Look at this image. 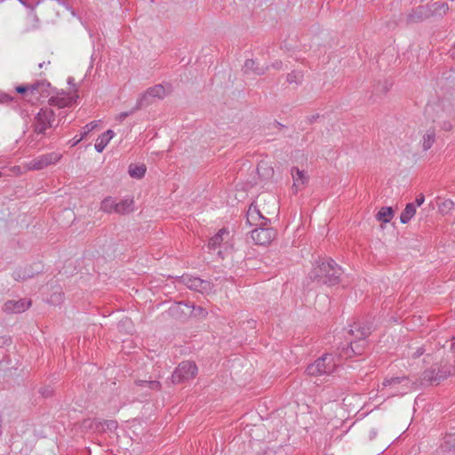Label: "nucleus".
Returning a JSON list of instances; mask_svg holds the SVG:
<instances>
[{
	"label": "nucleus",
	"instance_id": "39448f33",
	"mask_svg": "<svg viewBox=\"0 0 455 455\" xmlns=\"http://www.w3.org/2000/svg\"><path fill=\"white\" fill-rule=\"evenodd\" d=\"M337 364L331 354H324L307 367L306 372L310 376L331 374Z\"/></svg>",
	"mask_w": 455,
	"mask_h": 455
},
{
	"label": "nucleus",
	"instance_id": "dca6fc26",
	"mask_svg": "<svg viewBox=\"0 0 455 455\" xmlns=\"http://www.w3.org/2000/svg\"><path fill=\"white\" fill-rule=\"evenodd\" d=\"M182 307H186L189 311V315L193 317L205 318L208 315L207 310L201 306H195L187 302H180L178 304V308L184 312Z\"/></svg>",
	"mask_w": 455,
	"mask_h": 455
},
{
	"label": "nucleus",
	"instance_id": "0eeeda50",
	"mask_svg": "<svg viewBox=\"0 0 455 455\" xmlns=\"http://www.w3.org/2000/svg\"><path fill=\"white\" fill-rule=\"evenodd\" d=\"M382 386L388 389V395L391 396L403 395L411 390L410 380L405 376L386 379Z\"/></svg>",
	"mask_w": 455,
	"mask_h": 455
},
{
	"label": "nucleus",
	"instance_id": "6ab92c4d",
	"mask_svg": "<svg viewBox=\"0 0 455 455\" xmlns=\"http://www.w3.org/2000/svg\"><path fill=\"white\" fill-rule=\"evenodd\" d=\"M147 96H151L154 100L163 99L165 96V89L162 84H156L142 93V100H145Z\"/></svg>",
	"mask_w": 455,
	"mask_h": 455
},
{
	"label": "nucleus",
	"instance_id": "c756f323",
	"mask_svg": "<svg viewBox=\"0 0 455 455\" xmlns=\"http://www.w3.org/2000/svg\"><path fill=\"white\" fill-rule=\"evenodd\" d=\"M146 172V167L144 165H130L129 174L132 178L141 179Z\"/></svg>",
	"mask_w": 455,
	"mask_h": 455
},
{
	"label": "nucleus",
	"instance_id": "a878e982",
	"mask_svg": "<svg viewBox=\"0 0 455 455\" xmlns=\"http://www.w3.org/2000/svg\"><path fill=\"white\" fill-rule=\"evenodd\" d=\"M416 213V205L413 203L406 204L404 210L400 215V221L403 224H407Z\"/></svg>",
	"mask_w": 455,
	"mask_h": 455
},
{
	"label": "nucleus",
	"instance_id": "2f4dec72",
	"mask_svg": "<svg viewBox=\"0 0 455 455\" xmlns=\"http://www.w3.org/2000/svg\"><path fill=\"white\" fill-rule=\"evenodd\" d=\"M343 352L346 358L351 357L353 355H360L362 353L356 342H351L349 346L343 348Z\"/></svg>",
	"mask_w": 455,
	"mask_h": 455
},
{
	"label": "nucleus",
	"instance_id": "bb28decb",
	"mask_svg": "<svg viewBox=\"0 0 455 455\" xmlns=\"http://www.w3.org/2000/svg\"><path fill=\"white\" fill-rule=\"evenodd\" d=\"M225 235H228V229L225 228L220 229L219 232L210 239L208 247L210 249H216L217 247H219L221 244V243L223 242V240H224L223 236Z\"/></svg>",
	"mask_w": 455,
	"mask_h": 455
},
{
	"label": "nucleus",
	"instance_id": "f8f14e48",
	"mask_svg": "<svg viewBox=\"0 0 455 455\" xmlns=\"http://www.w3.org/2000/svg\"><path fill=\"white\" fill-rule=\"evenodd\" d=\"M246 221L250 226L259 227L267 226L269 220L261 214L256 204H251L246 214Z\"/></svg>",
	"mask_w": 455,
	"mask_h": 455
},
{
	"label": "nucleus",
	"instance_id": "a18cd8bd",
	"mask_svg": "<svg viewBox=\"0 0 455 455\" xmlns=\"http://www.w3.org/2000/svg\"><path fill=\"white\" fill-rule=\"evenodd\" d=\"M424 201H425V196H424V195L420 194L416 198L414 204L417 206H420L424 203Z\"/></svg>",
	"mask_w": 455,
	"mask_h": 455
},
{
	"label": "nucleus",
	"instance_id": "72a5a7b5",
	"mask_svg": "<svg viewBox=\"0 0 455 455\" xmlns=\"http://www.w3.org/2000/svg\"><path fill=\"white\" fill-rule=\"evenodd\" d=\"M154 98L151 96H147L145 100H142V94L139 97L137 103L134 107V110H140L145 107H148L153 102Z\"/></svg>",
	"mask_w": 455,
	"mask_h": 455
},
{
	"label": "nucleus",
	"instance_id": "b1692460",
	"mask_svg": "<svg viewBox=\"0 0 455 455\" xmlns=\"http://www.w3.org/2000/svg\"><path fill=\"white\" fill-rule=\"evenodd\" d=\"M440 448L443 452L455 451V433L445 435Z\"/></svg>",
	"mask_w": 455,
	"mask_h": 455
},
{
	"label": "nucleus",
	"instance_id": "37998d69",
	"mask_svg": "<svg viewBox=\"0 0 455 455\" xmlns=\"http://www.w3.org/2000/svg\"><path fill=\"white\" fill-rule=\"evenodd\" d=\"M82 140H84V135L75 136L69 143L71 144V147L76 146Z\"/></svg>",
	"mask_w": 455,
	"mask_h": 455
},
{
	"label": "nucleus",
	"instance_id": "423d86ee",
	"mask_svg": "<svg viewBox=\"0 0 455 455\" xmlns=\"http://www.w3.org/2000/svg\"><path fill=\"white\" fill-rule=\"evenodd\" d=\"M197 366L192 361H183L175 368L171 376L172 384L187 382L197 374Z\"/></svg>",
	"mask_w": 455,
	"mask_h": 455
},
{
	"label": "nucleus",
	"instance_id": "4be33fe9",
	"mask_svg": "<svg viewBox=\"0 0 455 455\" xmlns=\"http://www.w3.org/2000/svg\"><path fill=\"white\" fill-rule=\"evenodd\" d=\"M48 103L50 105V108L52 106L57 107L58 108H63L66 107H70L73 103V99L71 97H61V96H55L51 97L48 100Z\"/></svg>",
	"mask_w": 455,
	"mask_h": 455
},
{
	"label": "nucleus",
	"instance_id": "a19ab883",
	"mask_svg": "<svg viewBox=\"0 0 455 455\" xmlns=\"http://www.w3.org/2000/svg\"><path fill=\"white\" fill-rule=\"evenodd\" d=\"M136 111H137V110H134V108H132V110H130V111H127V112H122V113H120V114L118 115L117 119H118L119 121H121V122H122V121H124L126 117H128L129 116H131V115L134 114Z\"/></svg>",
	"mask_w": 455,
	"mask_h": 455
},
{
	"label": "nucleus",
	"instance_id": "393cba45",
	"mask_svg": "<svg viewBox=\"0 0 455 455\" xmlns=\"http://www.w3.org/2000/svg\"><path fill=\"white\" fill-rule=\"evenodd\" d=\"M116 204L117 201L116 199L108 196L104 198L100 204V211L106 212V213H116Z\"/></svg>",
	"mask_w": 455,
	"mask_h": 455
},
{
	"label": "nucleus",
	"instance_id": "4d7b16f0",
	"mask_svg": "<svg viewBox=\"0 0 455 455\" xmlns=\"http://www.w3.org/2000/svg\"><path fill=\"white\" fill-rule=\"evenodd\" d=\"M2 176V172H0V177Z\"/></svg>",
	"mask_w": 455,
	"mask_h": 455
},
{
	"label": "nucleus",
	"instance_id": "1a4fd4ad",
	"mask_svg": "<svg viewBox=\"0 0 455 455\" xmlns=\"http://www.w3.org/2000/svg\"><path fill=\"white\" fill-rule=\"evenodd\" d=\"M182 282L188 289L201 293H209L213 288V284L210 281L193 275H183Z\"/></svg>",
	"mask_w": 455,
	"mask_h": 455
},
{
	"label": "nucleus",
	"instance_id": "5fc2aeb1",
	"mask_svg": "<svg viewBox=\"0 0 455 455\" xmlns=\"http://www.w3.org/2000/svg\"><path fill=\"white\" fill-rule=\"evenodd\" d=\"M276 124L280 127H283V125L280 123H276Z\"/></svg>",
	"mask_w": 455,
	"mask_h": 455
},
{
	"label": "nucleus",
	"instance_id": "f257e3e1",
	"mask_svg": "<svg viewBox=\"0 0 455 455\" xmlns=\"http://www.w3.org/2000/svg\"><path fill=\"white\" fill-rule=\"evenodd\" d=\"M343 270L332 259L317 263L310 273L308 278L317 285H336L340 282Z\"/></svg>",
	"mask_w": 455,
	"mask_h": 455
},
{
	"label": "nucleus",
	"instance_id": "4c0bfd02",
	"mask_svg": "<svg viewBox=\"0 0 455 455\" xmlns=\"http://www.w3.org/2000/svg\"><path fill=\"white\" fill-rule=\"evenodd\" d=\"M39 393L43 397H50L52 395L53 390L51 387H44L39 389Z\"/></svg>",
	"mask_w": 455,
	"mask_h": 455
},
{
	"label": "nucleus",
	"instance_id": "cd10ccee",
	"mask_svg": "<svg viewBox=\"0 0 455 455\" xmlns=\"http://www.w3.org/2000/svg\"><path fill=\"white\" fill-rule=\"evenodd\" d=\"M435 141V132L434 130H428L423 136L422 148L424 151L428 150Z\"/></svg>",
	"mask_w": 455,
	"mask_h": 455
},
{
	"label": "nucleus",
	"instance_id": "79ce46f5",
	"mask_svg": "<svg viewBox=\"0 0 455 455\" xmlns=\"http://www.w3.org/2000/svg\"><path fill=\"white\" fill-rule=\"evenodd\" d=\"M29 19L31 20V22L33 23V24H32V28H33V29H36V28H38V27H39V26H38V22H39V20H38L37 16H36V14H31V15L29 16Z\"/></svg>",
	"mask_w": 455,
	"mask_h": 455
},
{
	"label": "nucleus",
	"instance_id": "f3484780",
	"mask_svg": "<svg viewBox=\"0 0 455 455\" xmlns=\"http://www.w3.org/2000/svg\"><path fill=\"white\" fill-rule=\"evenodd\" d=\"M243 69L245 74L253 73L257 76H262L267 71L268 66L259 67L254 60L248 59L245 60Z\"/></svg>",
	"mask_w": 455,
	"mask_h": 455
},
{
	"label": "nucleus",
	"instance_id": "5701e85b",
	"mask_svg": "<svg viewBox=\"0 0 455 455\" xmlns=\"http://www.w3.org/2000/svg\"><path fill=\"white\" fill-rule=\"evenodd\" d=\"M35 275V272L30 267H20L13 271L12 277L15 281L21 282L27 279L32 278Z\"/></svg>",
	"mask_w": 455,
	"mask_h": 455
},
{
	"label": "nucleus",
	"instance_id": "a211bd4d",
	"mask_svg": "<svg viewBox=\"0 0 455 455\" xmlns=\"http://www.w3.org/2000/svg\"><path fill=\"white\" fill-rule=\"evenodd\" d=\"M114 135L115 132L110 129L100 135L94 145L96 151L98 153H101L109 143L110 140L114 137Z\"/></svg>",
	"mask_w": 455,
	"mask_h": 455
},
{
	"label": "nucleus",
	"instance_id": "9b49d317",
	"mask_svg": "<svg viewBox=\"0 0 455 455\" xmlns=\"http://www.w3.org/2000/svg\"><path fill=\"white\" fill-rule=\"evenodd\" d=\"M31 300L20 299L18 300H7L3 306V311L7 314H19L26 311L31 306Z\"/></svg>",
	"mask_w": 455,
	"mask_h": 455
},
{
	"label": "nucleus",
	"instance_id": "20e7f679",
	"mask_svg": "<svg viewBox=\"0 0 455 455\" xmlns=\"http://www.w3.org/2000/svg\"><path fill=\"white\" fill-rule=\"evenodd\" d=\"M55 113L50 107H44L36 115L32 127L34 135H45L46 131L50 128L56 127Z\"/></svg>",
	"mask_w": 455,
	"mask_h": 455
},
{
	"label": "nucleus",
	"instance_id": "ea45409f",
	"mask_svg": "<svg viewBox=\"0 0 455 455\" xmlns=\"http://www.w3.org/2000/svg\"><path fill=\"white\" fill-rule=\"evenodd\" d=\"M427 351L425 346L417 347L416 350L411 354V357L418 358L421 356Z\"/></svg>",
	"mask_w": 455,
	"mask_h": 455
},
{
	"label": "nucleus",
	"instance_id": "603ef678",
	"mask_svg": "<svg viewBox=\"0 0 455 455\" xmlns=\"http://www.w3.org/2000/svg\"><path fill=\"white\" fill-rule=\"evenodd\" d=\"M73 81H74V78H73V77H69V78L68 79V83L69 84H73Z\"/></svg>",
	"mask_w": 455,
	"mask_h": 455
},
{
	"label": "nucleus",
	"instance_id": "412c9836",
	"mask_svg": "<svg viewBox=\"0 0 455 455\" xmlns=\"http://www.w3.org/2000/svg\"><path fill=\"white\" fill-rule=\"evenodd\" d=\"M304 80V72L299 69H294L286 75V82L289 84H294L296 87L302 84Z\"/></svg>",
	"mask_w": 455,
	"mask_h": 455
},
{
	"label": "nucleus",
	"instance_id": "49530a36",
	"mask_svg": "<svg viewBox=\"0 0 455 455\" xmlns=\"http://www.w3.org/2000/svg\"><path fill=\"white\" fill-rule=\"evenodd\" d=\"M447 55L449 56V58L455 60V41L451 48L448 51Z\"/></svg>",
	"mask_w": 455,
	"mask_h": 455
},
{
	"label": "nucleus",
	"instance_id": "864d4df0",
	"mask_svg": "<svg viewBox=\"0 0 455 455\" xmlns=\"http://www.w3.org/2000/svg\"><path fill=\"white\" fill-rule=\"evenodd\" d=\"M44 65H45V62L44 61V62L39 64V68H42Z\"/></svg>",
	"mask_w": 455,
	"mask_h": 455
},
{
	"label": "nucleus",
	"instance_id": "8fccbe9b",
	"mask_svg": "<svg viewBox=\"0 0 455 455\" xmlns=\"http://www.w3.org/2000/svg\"><path fill=\"white\" fill-rule=\"evenodd\" d=\"M443 128L446 131H449L451 129V124L450 123H444Z\"/></svg>",
	"mask_w": 455,
	"mask_h": 455
},
{
	"label": "nucleus",
	"instance_id": "58836bf2",
	"mask_svg": "<svg viewBox=\"0 0 455 455\" xmlns=\"http://www.w3.org/2000/svg\"><path fill=\"white\" fill-rule=\"evenodd\" d=\"M16 92L20 94H25L26 92H30V84H21L15 88Z\"/></svg>",
	"mask_w": 455,
	"mask_h": 455
},
{
	"label": "nucleus",
	"instance_id": "f704fd0d",
	"mask_svg": "<svg viewBox=\"0 0 455 455\" xmlns=\"http://www.w3.org/2000/svg\"><path fill=\"white\" fill-rule=\"evenodd\" d=\"M97 127L96 122H91L87 124L84 128L81 135H84V139L87 136L88 133H90L92 131H93Z\"/></svg>",
	"mask_w": 455,
	"mask_h": 455
},
{
	"label": "nucleus",
	"instance_id": "6e6d98bb",
	"mask_svg": "<svg viewBox=\"0 0 455 455\" xmlns=\"http://www.w3.org/2000/svg\"><path fill=\"white\" fill-rule=\"evenodd\" d=\"M4 0H0V3L4 2Z\"/></svg>",
	"mask_w": 455,
	"mask_h": 455
},
{
	"label": "nucleus",
	"instance_id": "7ed1b4c3",
	"mask_svg": "<svg viewBox=\"0 0 455 455\" xmlns=\"http://www.w3.org/2000/svg\"><path fill=\"white\" fill-rule=\"evenodd\" d=\"M455 374V367L448 362L434 363L422 373V380L438 385L441 381Z\"/></svg>",
	"mask_w": 455,
	"mask_h": 455
},
{
	"label": "nucleus",
	"instance_id": "f03ea898",
	"mask_svg": "<svg viewBox=\"0 0 455 455\" xmlns=\"http://www.w3.org/2000/svg\"><path fill=\"white\" fill-rule=\"evenodd\" d=\"M449 10V6L444 2H434L426 5H419L411 8L405 15L407 24L422 22L431 17H443Z\"/></svg>",
	"mask_w": 455,
	"mask_h": 455
},
{
	"label": "nucleus",
	"instance_id": "3c124183",
	"mask_svg": "<svg viewBox=\"0 0 455 455\" xmlns=\"http://www.w3.org/2000/svg\"><path fill=\"white\" fill-rule=\"evenodd\" d=\"M24 6L29 7V4L25 0H19Z\"/></svg>",
	"mask_w": 455,
	"mask_h": 455
},
{
	"label": "nucleus",
	"instance_id": "6e6552de",
	"mask_svg": "<svg viewBox=\"0 0 455 455\" xmlns=\"http://www.w3.org/2000/svg\"><path fill=\"white\" fill-rule=\"evenodd\" d=\"M62 157V155L58 152H51L36 157L28 162L25 166L28 170L38 171L42 170L51 164H57Z\"/></svg>",
	"mask_w": 455,
	"mask_h": 455
},
{
	"label": "nucleus",
	"instance_id": "2eb2a0df",
	"mask_svg": "<svg viewBox=\"0 0 455 455\" xmlns=\"http://www.w3.org/2000/svg\"><path fill=\"white\" fill-rule=\"evenodd\" d=\"M291 174L293 180V188H296V191L301 187H304L308 181V175L307 172L299 170L298 167H292L291 169Z\"/></svg>",
	"mask_w": 455,
	"mask_h": 455
},
{
	"label": "nucleus",
	"instance_id": "aec40b11",
	"mask_svg": "<svg viewBox=\"0 0 455 455\" xmlns=\"http://www.w3.org/2000/svg\"><path fill=\"white\" fill-rule=\"evenodd\" d=\"M134 201L132 198H124L117 202L116 214L125 215L133 212Z\"/></svg>",
	"mask_w": 455,
	"mask_h": 455
},
{
	"label": "nucleus",
	"instance_id": "7c9ffc66",
	"mask_svg": "<svg viewBox=\"0 0 455 455\" xmlns=\"http://www.w3.org/2000/svg\"><path fill=\"white\" fill-rule=\"evenodd\" d=\"M63 299L64 293L60 287H57L48 299V302L52 305H59L63 301Z\"/></svg>",
	"mask_w": 455,
	"mask_h": 455
},
{
	"label": "nucleus",
	"instance_id": "473e14b6",
	"mask_svg": "<svg viewBox=\"0 0 455 455\" xmlns=\"http://www.w3.org/2000/svg\"><path fill=\"white\" fill-rule=\"evenodd\" d=\"M136 384L140 387H148L151 390L158 391L161 389L162 385L157 380H138L136 381Z\"/></svg>",
	"mask_w": 455,
	"mask_h": 455
},
{
	"label": "nucleus",
	"instance_id": "c03bdc74",
	"mask_svg": "<svg viewBox=\"0 0 455 455\" xmlns=\"http://www.w3.org/2000/svg\"><path fill=\"white\" fill-rule=\"evenodd\" d=\"M271 67L275 69H277V70H280L283 68V62L281 60H275L272 64H271Z\"/></svg>",
	"mask_w": 455,
	"mask_h": 455
},
{
	"label": "nucleus",
	"instance_id": "e433bc0d",
	"mask_svg": "<svg viewBox=\"0 0 455 455\" xmlns=\"http://www.w3.org/2000/svg\"><path fill=\"white\" fill-rule=\"evenodd\" d=\"M13 100L14 98L10 94L4 92H0V104H6L12 101Z\"/></svg>",
	"mask_w": 455,
	"mask_h": 455
},
{
	"label": "nucleus",
	"instance_id": "c9c22d12",
	"mask_svg": "<svg viewBox=\"0 0 455 455\" xmlns=\"http://www.w3.org/2000/svg\"><path fill=\"white\" fill-rule=\"evenodd\" d=\"M117 422L116 420H106L103 423V430L114 431L117 428Z\"/></svg>",
	"mask_w": 455,
	"mask_h": 455
},
{
	"label": "nucleus",
	"instance_id": "c85d7f7f",
	"mask_svg": "<svg viewBox=\"0 0 455 455\" xmlns=\"http://www.w3.org/2000/svg\"><path fill=\"white\" fill-rule=\"evenodd\" d=\"M394 216V211L391 207H382L378 214V220H381L385 223L389 222Z\"/></svg>",
	"mask_w": 455,
	"mask_h": 455
},
{
	"label": "nucleus",
	"instance_id": "4468645a",
	"mask_svg": "<svg viewBox=\"0 0 455 455\" xmlns=\"http://www.w3.org/2000/svg\"><path fill=\"white\" fill-rule=\"evenodd\" d=\"M372 326L371 323H355L349 332L355 336L356 339L363 340L371 332Z\"/></svg>",
	"mask_w": 455,
	"mask_h": 455
},
{
	"label": "nucleus",
	"instance_id": "09e8293b",
	"mask_svg": "<svg viewBox=\"0 0 455 455\" xmlns=\"http://www.w3.org/2000/svg\"><path fill=\"white\" fill-rule=\"evenodd\" d=\"M377 435V431L375 429H371L370 432H369V438L370 440H373Z\"/></svg>",
	"mask_w": 455,
	"mask_h": 455
},
{
	"label": "nucleus",
	"instance_id": "ddd939ff",
	"mask_svg": "<svg viewBox=\"0 0 455 455\" xmlns=\"http://www.w3.org/2000/svg\"><path fill=\"white\" fill-rule=\"evenodd\" d=\"M52 91L51 84L47 80H39L30 84V93L39 98H47Z\"/></svg>",
	"mask_w": 455,
	"mask_h": 455
},
{
	"label": "nucleus",
	"instance_id": "de8ad7c7",
	"mask_svg": "<svg viewBox=\"0 0 455 455\" xmlns=\"http://www.w3.org/2000/svg\"><path fill=\"white\" fill-rule=\"evenodd\" d=\"M454 204L451 200H445L443 203V207L445 208V209H451L453 207Z\"/></svg>",
	"mask_w": 455,
	"mask_h": 455
},
{
	"label": "nucleus",
	"instance_id": "9d476101",
	"mask_svg": "<svg viewBox=\"0 0 455 455\" xmlns=\"http://www.w3.org/2000/svg\"><path fill=\"white\" fill-rule=\"evenodd\" d=\"M275 230L271 228H265V226H259L251 232V237L252 241L259 245H268L275 237Z\"/></svg>",
	"mask_w": 455,
	"mask_h": 455
}]
</instances>
